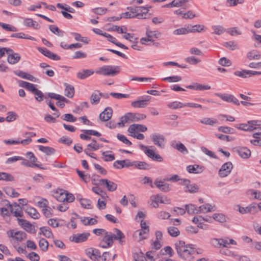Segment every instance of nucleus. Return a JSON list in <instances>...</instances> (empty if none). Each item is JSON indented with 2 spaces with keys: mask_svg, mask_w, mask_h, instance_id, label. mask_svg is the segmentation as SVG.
<instances>
[{
  "mask_svg": "<svg viewBox=\"0 0 261 261\" xmlns=\"http://www.w3.org/2000/svg\"><path fill=\"white\" fill-rule=\"evenodd\" d=\"M147 130V127L143 124H133L129 126L128 132L130 134H134L136 131L145 132Z\"/></svg>",
  "mask_w": 261,
  "mask_h": 261,
  "instance_id": "obj_12",
  "label": "nucleus"
},
{
  "mask_svg": "<svg viewBox=\"0 0 261 261\" xmlns=\"http://www.w3.org/2000/svg\"><path fill=\"white\" fill-rule=\"evenodd\" d=\"M24 24L28 27H33L36 30L40 28L39 24L37 22L33 21L31 18H25L24 20Z\"/></svg>",
  "mask_w": 261,
  "mask_h": 261,
  "instance_id": "obj_31",
  "label": "nucleus"
},
{
  "mask_svg": "<svg viewBox=\"0 0 261 261\" xmlns=\"http://www.w3.org/2000/svg\"><path fill=\"white\" fill-rule=\"evenodd\" d=\"M20 59V55L18 53H14V51L12 49L11 52H8L7 61L9 64H15L18 63Z\"/></svg>",
  "mask_w": 261,
  "mask_h": 261,
  "instance_id": "obj_13",
  "label": "nucleus"
},
{
  "mask_svg": "<svg viewBox=\"0 0 261 261\" xmlns=\"http://www.w3.org/2000/svg\"><path fill=\"white\" fill-rule=\"evenodd\" d=\"M6 194L12 197H17L19 196V194L16 192L14 189L12 187H6L4 189Z\"/></svg>",
  "mask_w": 261,
  "mask_h": 261,
  "instance_id": "obj_38",
  "label": "nucleus"
},
{
  "mask_svg": "<svg viewBox=\"0 0 261 261\" xmlns=\"http://www.w3.org/2000/svg\"><path fill=\"white\" fill-rule=\"evenodd\" d=\"M172 146L184 154L187 153L188 152L187 148L181 143H178L175 145L173 144Z\"/></svg>",
  "mask_w": 261,
  "mask_h": 261,
  "instance_id": "obj_45",
  "label": "nucleus"
},
{
  "mask_svg": "<svg viewBox=\"0 0 261 261\" xmlns=\"http://www.w3.org/2000/svg\"><path fill=\"white\" fill-rule=\"evenodd\" d=\"M214 33L220 35L225 32V29L221 25H214L212 27Z\"/></svg>",
  "mask_w": 261,
  "mask_h": 261,
  "instance_id": "obj_60",
  "label": "nucleus"
},
{
  "mask_svg": "<svg viewBox=\"0 0 261 261\" xmlns=\"http://www.w3.org/2000/svg\"><path fill=\"white\" fill-rule=\"evenodd\" d=\"M86 255L92 260L95 261L101 257L100 251L96 249L90 248L86 250Z\"/></svg>",
  "mask_w": 261,
  "mask_h": 261,
  "instance_id": "obj_9",
  "label": "nucleus"
},
{
  "mask_svg": "<svg viewBox=\"0 0 261 261\" xmlns=\"http://www.w3.org/2000/svg\"><path fill=\"white\" fill-rule=\"evenodd\" d=\"M218 97L221 98L223 100L228 102H232L237 106L240 105V102L239 100L235 97L233 95L230 94H217Z\"/></svg>",
  "mask_w": 261,
  "mask_h": 261,
  "instance_id": "obj_7",
  "label": "nucleus"
},
{
  "mask_svg": "<svg viewBox=\"0 0 261 261\" xmlns=\"http://www.w3.org/2000/svg\"><path fill=\"white\" fill-rule=\"evenodd\" d=\"M188 30L189 33H199L204 31V26L202 24H196L193 26L188 25Z\"/></svg>",
  "mask_w": 261,
  "mask_h": 261,
  "instance_id": "obj_29",
  "label": "nucleus"
},
{
  "mask_svg": "<svg viewBox=\"0 0 261 261\" xmlns=\"http://www.w3.org/2000/svg\"><path fill=\"white\" fill-rule=\"evenodd\" d=\"M94 73L92 70L86 69L83 70L77 73V77L81 80L85 79Z\"/></svg>",
  "mask_w": 261,
  "mask_h": 261,
  "instance_id": "obj_30",
  "label": "nucleus"
},
{
  "mask_svg": "<svg viewBox=\"0 0 261 261\" xmlns=\"http://www.w3.org/2000/svg\"><path fill=\"white\" fill-rule=\"evenodd\" d=\"M236 152L243 159H247L251 155V151L246 147H237L236 148Z\"/></svg>",
  "mask_w": 261,
  "mask_h": 261,
  "instance_id": "obj_19",
  "label": "nucleus"
},
{
  "mask_svg": "<svg viewBox=\"0 0 261 261\" xmlns=\"http://www.w3.org/2000/svg\"><path fill=\"white\" fill-rule=\"evenodd\" d=\"M39 51L44 55L45 56L52 59L54 60H59L60 58L59 56H57L56 54L52 53L48 49L46 48H39L38 49Z\"/></svg>",
  "mask_w": 261,
  "mask_h": 261,
  "instance_id": "obj_16",
  "label": "nucleus"
},
{
  "mask_svg": "<svg viewBox=\"0 0 261 261\" xmlns=\"http://www.w3.org/2000/svg\"><path fill=\"white\" fill-rule=\"evenodd\" d=\"M8 207L10 208V211L14 216L16 217H23V212L22 207L17 203H14L13 204L9 203Z\"/></svg>",
  "mask_w": 261,
  "mask_h": 261,
  "instance_id": "obj_6",
  "label": "nucleus"
},
{
  "mask_svg": "<svg viewBox=\"0 0 261 261\" xmlns=\"http://www.w3.org/2000/svg\"><path fill=\"white\" fill-rule=\"evenodd\" d=\"M99 184L102 186H106L109 191H114L116 190L117 185L113 181L107 179H101Z\"/></svg>",
  "mask_w": 261,
  "mask_h": 261,
  "instance_id": "obj_10",
  "label": "nucleus"
},
{
  "mask_svg": "<svg viewBox=\"0 0 261 261\" xmlns=\"http://www.w3.org/2000/svg\"><path fill=\"white\" fill-rule=\"evenodd\" d=\"M142 148L143 149H145L144 152L149 158L160 162L163 161V159L160 154L155 153L153 150L149 149L147 146L142 145Z\"/></svg>",
  "mask_w": 261,
  "mask_h": 261,
  "instance_id": "obj_3",
  "label": "nucleus"
},
{
  "mask_svg": "<svg viewBox=\"0 0 261 261\" xmlns=\"http://www.w3.org/2000/svg\"><path fill=\"white\" fill-rule=\"evenodd\" d=\"M249 71H248V70H243L242 71H236L234 72V74L242 78H246L250 76V75L248 76V75H249Z\"/></svg>",
  "mask_w": 261,
  "mask_h": 261,
  "instance_id": "obj_57",
  "label": "nucleus"
},
{
  "mask_svg": "<svg viewBox=\"0 0 261 261\" xmlns=\"http://www.w3.org/2000/svg\"><path fill=\"white\" fill-rule=\"evenodd\" d=\"M61 118L66 121L73 122L76 120V117L70 114H66L61 117Z\"/></svg>",
  "mask_w": 261,
  "mask_h": 261,
  "instance_id": "obj_56",
  "label": "nucleus"
},
{
  "mask_svg": "<svg viewBox=\"0 0 261 261\" xmlns=\"http://www.w3.org/2000/svg\"><path fill=\"white\" fill-rule=\"evenodd\" d=\"M247 57L249 60H258L261 58V55L256 50H252L248 52Z\"/></svg>",
  "mask_w": 261,
  "mask_h": 261,
  "instance_id": "obj_33",
  "label": "nucleus"
},
{
  "mask_svg": "<svg viewBox=\"0 0 261 261\" xmlns=\"http://www.w3.org/2000/svg\"><path fill=\"white\" fill-rule=\"evenodd\" d=\"M146 34L151 40V42H153V38H158L160 36V33L156 31H147Z\"/></svg>",
  "mask_w": 261,
  "mask_h": 261,
  "instance_id": "obj_51",
  "label": "nucleus"
},
{
  "mask_svg": "<svg viewBox=\"0 0 261 261\" xmlns=\"http://www.w3.org/2000/svg\"><path fill=\"white\" fill-rule=\"evenodd\" d=\"M28 257L31 261H39L40 257L39 255L34 252H32L28 255Z\"/></svg>",
  "mask_w": 261,
  "mask_h": 261,
  "instance_id": "obj_64",
  "label": "nucleus"
},
{
  "mask_svg": "<svg viewBox=\"0 0 261 261\" xmlns=\"http://www.w3.org/2000/svg\"><path fill=\"white\" fill-rule=\"evenodd\" d=\"M26 233L23 231H16L14 233V238L18 241H21L26 238Z\"/></svg>",
  "mask_w": 261,
  "mask_h": 261,
  "instance_id": "obj_49",
  "label": "nucleus"
},
{
  "mask_svg": "<svg viewBox=\"0 0 261 261\" xmlns=\"http://www.w3.org/2000/svg\"><path fill=\"white\" fill-rule=\"evenodd\" d=\"M66 192L63 191L62 190L57 191L56 192V195L55 196L57 200L59 202L66 201Z\"/></svg>",
  "mask_w": 261,
  "mask_h": 261,
  "instance_id": "obj_39",
  "label": "nucleus"
},
{
  "mask_svg": "<svg viewBox=\"0 0 261 261\" xmlns=\"http://www.w3.org/2000/svg\"><path fill=\"white\" fill-rule=\"evenodd\" d=\"M49 28L50 31L54 34L59 36H63V32L61 31L57 27L54 25H49Z\"/></svg>",
  "mask_w": 261,
  "mask_h": 261,
  "instance_id": "obj_53",
  "label": "nucleus"
},
{
  "mask_svg": "<svg viewBox=\"0 0 261 261\" xmlns=\"http://www.w3.org/2000/svg\"><path fill=\"white\" fill-rule=\"evenodd\" d=\"M251 209L252 207L250 206L243 207L241 206L240 205H237L236 206V210L239 211L241 214H242L250 213L251 211Z\"/></svg>",
  "mask_w": 261,
  "mask_h": 261,
  "instance_id": "obj_50",
  "label": "nucleus"
},
{
  "mask_svg": "<svg viewBox=\"0 0 261 261\" xmlns=\"http://www.w3.org/2000/svg\"><path fill=\"white\" fill-rule=\"evenodd\" d=\"M220 247L229 248V245L232 244L234 245H237V242L233 239L228 238H220Z\"/></svg>",
  "mask_w": 261,
  "mask_h": 261,
  "instance_id": "obj_21",
  "label": "nucleus"
},
{
  "mask_svg": "<svg viewBox=\"0 0 261 261\" xmlns=\"http://www.w3.org/2000/svg\"><path fill=\"white\" fill-rule=\"evenodd\" d=\"M39 149L40 151L43 152L47 155H51L55 152V149L48 146H39Z\"/></svg>",
  "mask_w": 261,
  "mask_h": 261,
  "instance_id": "obj_41",
  "label": "nucleus"
},
{
  "mask_svg": "<svg viewBox=\"0 0 261 261\" xmlns=\"http://www.w3.org/2000/svg\"><path fill=\"white\" fill-rule=\"evenodd\" d=\"M129 113L130 114L129 115H130L131 117L132 121H138L140 120L145 119L146 118V116L143 114L132 113Z\"/></svg>",
  "mask_w": 261,
  "mask_h": 261,
  "instance_id": "obj_37",
  "label": "nucleus"
},
{
  "mask_svg": "<svg viewBox=\"0 0 261 261\" xmlns=\"http://www.w3.org/2000/svg\"><path fill=\"white\" fill-rule=\"evenodd\" d=\"M155 252L154 251H149L146 252V256L144 257V260L146 261H154V256Z\"/></svg>",
  "mask_w": 261,
  "mask_h": 261,
  "instance_id": "obj_59",
  "label": "nucleus"
},
{
  "mask_svg": "<svg viewBox=\"0 0 261 261\" xmlns=\"http://www.w3.org/2000/svg\"><path fill=\"white\" fill-rule=\"evenodd\" d=\"M90 236L89 233H83L73 234L70 238V240L76 243H80L86 241Z\"/></svg>",
  "mask_w": 261,
  "mask_h": 261,
  "instance_id": "obj_8",
  "label": "nucleus"
},
{
  "mask_svg": "<svg viewBox=\"0 0 261 261\" xmlns=\"http://www.w3.org/2000/svg\"><path fill=\"white\" fill-rule=\"evenodd\" d=\"M233 168L232 163L228 162L224 164L219 171V175L221 177L227 176Z\"/></svg>",
  "mask_w": 261,
  "mask_h": 261,
  "instance_id": "obj_4",
  "label": "nucleus"
},
{
  "mask_svg": "<svg viewBox=\"0 0 261 261\" xmlns=\"http://www.w3.org/2000/svg\"><path fill=\"white\" fill-rule=\"evenodd\" d=\"M187 170L190 173L198 174L202 172V167L198 165H189L187 167Z\"/></svg>",
  "mask_w": 261,
  "mask_h": 261,
  "instance_id": "obj_28",
  "label": "nucleus"
},
{
  "mask_svg": "<svg viewBox=\"0 0 261 261\" xmlns=\"http://www.w3.org/2000/svg\"><path fill=\"white\" fill-rule=\"evenodd\" d=\"M146 234L143 233V230H138L134 232L133 237L137 241L140 242L146 238V237L144 236Z\"/></svg>",
  "mask_w": 261,
  "mask_h": 261,
  "instance_id": "obj_36",
  "label": "nucleus"
},
{
  "mask_svg": "<svg viewBox=\"0 0 261 261\" xmlns=\"http://www.w3.org/2000/svg\"><path fill=\"white\" fill-rule=\"evenodd\" d=\"M14 73L16 75H17L24 79L28 80H30V81H33V82H35L36 80V78L34 76H33V75H32L29 73L24 72L22 71H20V70L15 71Z\"/></svg>",
  "mask_w": 261,
  "mask_h": 261,
  "instance_id": "obj_24",
  "label": "nucleus"
},
{
  "mask_svg": "<svg viewBox=\"0 0 261 261\" xmlns=\"http://www.w3.org/2000/svg\"><path fill=\"white\" fill-rule=\"evenodd\" d=\"M218 129L220 132L226 134H233L234 133L233 128L227 126H220Z\"/></svg>",
  "mask_w": 261,
  "mask_h": 261,
  "instance_id": "obj_61",
  "label": "nucleus"
},
{
  "mask_svg": "<svg viewBox=\"0 0 261 261\" xmlns=\"http://www.w3.org/2000/svg\"><path fill=\"white\" fill-rule=\"evenodd\" d=\"M133 162L129 160H117L114 162L113 166L117 169H122L124 167H129L132 166Z\"/></svg>",
  "mask_w": 261,
  "mask_h": 261,
  "instance_id": "obj_11",
  "label": "nucleus"
},
{
  "mask_svg": "<svg viewBox=\"0 0 261 261\" xmlns=\"http://www.w3.org/2000/svg\"><path fill=\"white\" fill-rule=\"evenodd\" d=\"M151 138L154 145L161 148L165 147V138L163 135L160 134H152Z\"/></svg>",
  "mask_w": 261,
  "mask_h": 261,
  "instance_id": "obj_5",
  "label": "nucleus"
},
{
  "mask_svg": "<svg viewBox=\"0 0 261 261\" xmlns=\"http://www.w3.org/2000/svg\"><path fill=\"white\" fill-rule=\"evenodd\" d=\"M66 88L65 89V95L69 98L73 97L74 94V89L73 86L70 85L65 84Z\"/></svg>",
  "mask_w": 261,
  "mask_h": 261,
  "instance_id": "obj_34",
  "label": "nucleus"
},
{
  "mask_svg": "<svg viewBox=\"0 0 261 261\" xmlns=\"http://www.w3.org/2000/svg\"><path fill=\"white\" fill-rule=\"evenodd\" d=\"M168 107L172 109H176L185 107V103L179 101H173L168 104Z\"/></svg>",
  "mask_w": 261,
  "mask_h": 261,
  "instance_id": "obj_46",
  "label": "nucleus"
},
{
  "mask_svg": "<svg viewBox=\"0 0 261 261\" xmlns=\"http://www.w3.org/2000/svg\"><path fill=\"white\" fill-rule=\"evenodd\" d=\"M0 180L13 181L14 180V178L10 174L6 172H0Z\"/></svg>",
  "mask_w": 261,
  "mask_h": 261,
  "instance_id": "obj_47",
  "label": "nucleus"
},
{
  "mask_svg": "<svg viewBox=\"0 0 261 261\" xmlns=\"http://www.w3.org/2000/svg\"><path fill=\"white\" fill-rule=\"evenodd\" d=\"M114 234H113V238L116 240L119 241L120 244H122L124 241L123 239L125 238V236L123 232L117 228L114 229Z\"/></svg>",
  "mask_w": 261,
  "mask_h": 261,
  "instance_id": "obj_27",
  "label": "nucleus"
},
{
  "mask_svg": "<svg viewBox=\"0 0 261 261\" xmlns=\"http://www.w3.org/2000/svg\"><path fill=\"white\" fill-rule=\"evenodd\" d=\"M186 210L189 214H198V207L195 205L190 204L185 205Z\"/></svg>",
  "mask_w": 261,
  "mask_h": 261,
  "instance_id": "obj_40",
  "label": "nucleus"
},
{
  "mask_svg": "<svg viewBox=\"0 0 261 261\" xmlns=\"http://www.w3.org/2000/svg\"><path fill=\"white\" fill-rule=\"evenodd\" d=\"M238 129L245 131L253 130L252 126L249 125V124L242 123L236 126Z\"/></svg>",
  "mask_w": 261,
  "mask_h": 261,
  "instance_id": "obj_62",
  "label": "nucleus"
},
{
  "mask_svg": "<svg viewBox=\"0 0 261 261\" xmlns=\"http://www.w3.org/2000/svg\"><path fill=\"white\" fill-rule=\"evenodd\" d=\"M132 166L141 170H148L151 168L150 165L146 162L138 161H133Z\"/></svg>",
  "mask_w": 261,
  "mask_h": 261,
  "instance_id": "obj_20",
  "label": "nucleus"
},
{
  "mask_svg": "<svg viewBox=\"0 0 261 261\" xmlns=\"http://www.w3.org/2000/svg\"><path fill=\"white\" fill-rule=\"evenodd\" d=\"M175 246L177 253L184 259L188 258L194 251L192 245H185V243L182 241L177 242Z\"/></svg>",
  "mask_w": 261,
  "mask_h": 261,
  "instance_id": "obj_1",
  "label": "nucleus"
},
{
  "mask_svg": "<svg viewBox=\"0 0 261 261\" xmlns=\"http://www.w3.org/2000/svg\"><path fill=\"white\" fill-rule=\"evenodd\" d=\"M200 122L205 125H214L218 123V121L216 119H212L211 118H204L200 120Z\"/></svg>",
  "mask_w": 261,
  "mask_h": 261,
  "instance_id": "obj_42",
  "label": "nucleus"
},
{
  "mask_svg": "<svg viewBox=\"0 0 261 261\" xmlns=\"http://www.w3.org/2000/svg\"><path fill=\"white\" fill-rule=\"evenodd\" d=\"M39 246L43 251H46L48 247V243L45 239H41L39 242Z\"/></svg>",
  "mask_w": 261,
  "mask_h": 261,
  "instance_id": "obj_52",
  "label": "nucleus"
},
{
  "mask_svg": "<svg viewBox=\"0 0 261 261\" xmlns=\"http://www.w3.org/2000/svg\"><path fill=\"white\" fill-rule=\"evenodd\" d=\"M182 184L186 186L185 191L186 192L195 193L198 191V187L195 185H190L189 180L184 179Z\"/></svg>",
  "mask_w": 261,
  "mask_h": 261,
  "instance_id": "obj_18",
  "label": "nucleus"
},
{
  "mask_svg": "<svg viewBox=\"0 0 261 261\" xmlns=\"http://www.w3.org/2000/svg\"><path fill=\"white\" fill-rule=\"evenodd\" d=\"M102 93L99 91H94L91 94L90 100L92 105H97L99 103Z\"/></svg>",
  "mask_w": 261,
  "mask_h": 261,
  "instance_id": "obj_22",
  "label": "nucleus"
},
{
  "mask_svg": "<svg viewBox=\"0 0 261 261\" xmlns=\"http://www.w3.org/2000/svg\"><path fill=\"white\" fill-rule=\"evenodd\" d=\"M168 232L171 236L173 237H177L180 233L178 229L174 226H170L168 227Z\"/></svg>",
  "mask_w": 261,
  "mask_h": 261,
  "instance_id": "obj_48",
  "label": "nucleus"
},
{
  "mask_svg": "<svg viewBox=\"0 0 261 261\" xmlns=\"http://www.w3.org/2000/svg\"><path fill=\"white\" fill-rule=\"evenodd\" d=\"M215 210V206H212L208 203H206L198 207V213L214 212Z\"/></svg>",
  "mask_w": 261,
  "mask_h": 261,
  "instance_id": "obj_25",
  "label": "nucleus"
},
{
  "mask_svg": "<svg viewBox=\"0 0 261 261\" xmlns=\"http://www.w3.org/2000/svg\"><path fill=\"white\" fill-rule=\"evenodd\" d=\"M24 211L32 218L34 219L39 218L40 214L34 207L28 206L24 209Z\"/></svg>",
  "mask_w": 261,
  "mask_h": 261,
  "instance_id": "obj_26",
  "label": "nucleus"
},
{
  "mask_svg": "<svg viewBox=\"0 0 261 261\" xmlns=\"http://www.w3.org/2000/svg\"><path fill=\"white\" fill-rule=\"evenodd\" d=\"M150 98L151 97L150 96H147L144 99L133 101L131 105L134 108H145L148 105V102Z\"/></svg>",
  "mask_w": 261,
  "mask_h": 261,
  "instance_id": "obj_15",
  "label": "nucleus"
},
{
  "mask_svg": "<svg viewBox=\"0 0 261 261\" xmlns=\"http://www.w3.org/2000/svg\"><path fill=\"white\" fill-rule=\"evenodd\" d=\"M165 81H167L168 82H176L181 80V78L180 76L175 75L172 76H169L167 77H165L163 79Z\"/></svg>",
  "mask_w": 261,
  "mask_h": 261,
  "instance_id": "obj_63",
  "label": "nucleus"
},
{
  "mask_svg": "<svg viewBox=\"0 0 261 261\" xmlns=\"http://www.w3.org/2000/svg\"><path fill=\"white\" fill-rule=\"evenodd\" d=\"M154 196L155 197L156 201L165 204H169L170 203V199L167 197L163 198L159 195H154Z\"/></svg>",
  "mask_w": 261,
  "mask_h": 261,
  "instance_id": "obj_55",
  "label": "nucleus"
},
{
  "mask_svg": "<svg viewBox=\"0 0 261 261\" xmlns=\"http://www.w3.org/2000/svg\"><path fill=\"white\" fill-rule=\"evenodd\" d=\"M82 221L85 225H94L97 223V220L94 218H84Z\"/></svg>",
  "mask_w": 261,
  "mask_h": 261,
  "instance_id": "obj_54",
  "label": "nucleus"
},
{
  "mask_svg": "<svg viewBox=\"0 0 261 261\" xmlns=\"http://www.w3.org/2000/svg\"><path fill=\"white\" fill-rule=\"evenodd\" d=\"M149 9L145 7H137L136 13L134 16L139 19L145 18V15L148 13Z\"/></svg>",
  "mask_w": 261,
  "mask_h": 261,
  "instance_id": "obj_17",
  "label": "nucleus"
},
{
  "mask_svg": "<svg viewBox=\"0 0 261 261\" xmlns=\"http://www.w3.org/2000/svg\"><path fill=\"white\" fill-rule=\"evenodd\" d=\"M129 113L126 114L124 116L120 118V121L117 123V125L119 127H123L125 123H128L129 121H132L131 117Z\"/></svg>",
  "mask_w": 261,
  "mask_h": 261,
  "instance_id": "obj_35",
  "label": "nucleus"
},
{
  "mask_svg": "<svg viewBox=\"0 0 261 261\" xmlns=\"http://www.w3.org/2000/svg\"><path fill=\"white\" fill-rule=\"evenodd\" d=\"M102 239L107 243V246H111L113 244V233L105 232V236Z\"/></svg>",
  "mask_w": 261,
  "mask_h": 261,
  "instance_id": "obj_32",
  "label": "nucleus"
},
{
  "mask_svg": "<svg viewBox=\"0 0 261 261\" xmlns=\"http://www.w3.org/2000/svg\"><path fill=\"white\" fill-rule=\"evenodd\" d=\"M154 184L161 191L164 192H167L170 190L169 185L167 183H164L163 181L155 180Z\"/></svg>",
  "mask_w": 261,
  "mask_h": 261,
  "instance_id": "obj_23",
  "label": "nucleus"
},
{
  "mask_svg": "<svg viewBox=\"0 0 261 261\" xmlns=\"http://www.w3.org/2000/svg\"><path fill=\"white\" fill-rule=\"evenodd\" d=\"M41 233L46 238H50L53 237V233L50 229L47 227H42L40 228Z\"/></svg>",
  "mask_w": 261,
  "mask_h": 261,
  "instance_id": "obj_44",
  "label": "nucleus"
},
{
  "mask_svg": "<svg viewBox=\"0 0 261 261\" xmlns=\"http://www.w3.org/2000/svg\"><path fill=\"white\" fill-rule=\"evenodd\" d=\"M113 110L111 108L107 107L99 115V118L102 121H108L112 117Z\"/></svg>",
  "mask_w": 261,
  "mask_h": 261,
  "instance_id": "obj_14",
  "label": "nucleus"
},
{
  "mask_svg": "<svg viewBox=\"0 0 261 261\" xmlns=\"http://www.w3.org/2000/svg\"><path fill=\"white\" fill-rule=\"evenodd\" d=\"M120 70V67L118 66H103L99 67L96 71V73L103 75L114 76L117 74Z\"/></svg>",
  "mask_w": 261,
  "mask_h": 261,
  "instance_id": "obj_2",
  "label": "nucleus"
},
{
  "mask_svg": "<svg viewBox=\"0 0 261 261\" xmlns=\"http://www.w3.org/2000/svg\"><path fill=\"white\" fill-rule=\"evenodd\" d=\"M108 40L109 41L115 44L117 46H119V47H120L122 48L125 49H128V48L126 46L122 44L121 43L117 42L116 39L115 38L113 37V36H112L111 35L108 36Z\"/></svg>",
  "mask_w": 261,
  "mask_h": 261,
  "instance_id": "obj_43",
  "label": "nucleus"
},
{
  "mask_svg": "<svg viewBox=\"0 0 261 261\" xmlns=\"http://www.w3.org/2000/svg\"><path fill=\"white\" fill-rule=\"evenodd\" d=\"M76 172L78 175L85 182H88L90 180V176L88 174H84L82 171L79 169H76Z\"/></svg>",
  "mask_w": 261,
  "mask_h": 261,
  "instance_id": "obj_58",
  "label": "nucleus"
}]
</instances>
